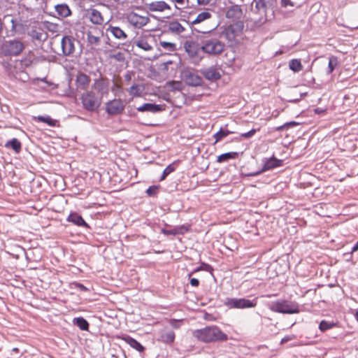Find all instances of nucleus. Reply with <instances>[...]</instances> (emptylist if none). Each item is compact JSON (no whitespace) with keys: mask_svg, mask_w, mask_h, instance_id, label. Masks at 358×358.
Returning a JSON list of instances; mask_svg holds the SVG:
<instances>
[{"mask_svg":"<svg viewBox=\"0 0 358 358\" xmlns=\"http://www.w3.org/2000/svg\"><path fill=\"white\" fill-rule=\"evenodd\" d=\"M217 27V24L213 26L210 30L206 31H198L202 33V35L198 36L197 39L202 43V50L203 53L208 55L216 56L220 55L224 50L225 45L216 36L213 34V31Z\"/></svg>","mask_w":358,"mask_h":358,"instance_id":"obj_1","label":"nucleus"},{"mask_svg":"<svg viewBox=\"0 0 358 358\" xmlns=\"http://www.w3.org/2000/svg\"><path fill=\"white\" fill-rule=\"evenodd\" d=\"M192 335L198 341L206 343L222 342L228 340V336L215 325L196 329L193 331Z\"/></svg>","mask_w":358,"mask_h":358,"instance_id":"obj_2","label":"nucleus"},{"mask_svg":"<svg viewBox=\"0 0 358 358\" xmlns=\"http://www.w3.org/2000/svg\"><path fill=\"white\" fill-rule=\"evenodd\" d=\"M83 108L87 112L93 113L98 110L102 103L99 96L93 90H86L80 96Z\"/></svg>","mask_w":358,"mask_h":358,"instance_id":"obj_3","label":"nucleus"},{"mask_svg":"<svg viewBox=\"0 0 358 358\" xmlns=\"http://www.w3.org/2000/svg\"><path fill=\"white\" fill-rule=\"evenodd\" d=\"M268 308L273 312L282 314H295L300 311L298 303L282 299L271 302Z\"/></svg>","mask_w":358,"mask_h":358,"instance_id":"obj_4","label":"nucleus"},{"mask_svg":"<svg viewBox=\"0 0 358 358\" xmlns=\"http://www.w3.org/2000/svg\"><path fill=\"white\" fill-rule=\"evenodd\" d=\"M184 48L188 56L196 61H201L203 58L202 43L198 41L188 40L184 43Z\"/></svg>","mask_w":358,"mask_h":358,"instance_id":"obj_5","label":"nucleus"},{"mask_svg":"<svg viewBox=\"0 0 358 358\" xmlns=\"http://www.w3.org/2000/svg\"><path fill=\"white\" fill-rule=\"evenodd\" d=\"M3 20L6 37L14 36L19 31V29L22 26L21 20L19 18L14 17L10 15H4Z\"/></svg>","mask_w":358,"mask_h":358,"instance_id":"obj_6","label":"nucleus"},{"mask_svg":"<svg viewBox=\"0 0 358 358\" xmlns=\"http://www.w3.org/2000/svg\"><path fill=\"white\" fill-rule=\"evenodd\" d=\"M24 48V45L20 41L8 40L3 43L1 51L5 56H17Z\"/></svg>","mask_w":358,"mask_h":358,"instance_id":"obj_7","label":"nucleus"},{"mask_svg":"<svg viewBox=\"0 0 358 358\" xmlns=\"http://www.w3.org/2000/svg\"><path fill=\"white\" fill-rule=\"evenodd\" d=\"M257 303L255 299L250 300L245 298H227L224 301V305L229 308L236 309L254 308L257 306Z\"/></svg>","mask_w":358,"mask_h":358,"instance_id":"obj_8","label":"nucleus"},{"mask_svg":"<svg viewBox=\"0 0 358 358\" xmlns=\"http://www.w3.org/2000/svg\"><path fill=\"white\" fill-rule=\"evenodd\" d=\"M93 91H96L99 96L103 99V96H108L109 94V83L107 78L100 77L94 80L92 85Z\"/></svg>","mask_w":358,"mask_h":358,"instance_id":"obj_9","label":"nucleus"},{"mask_svg":"<svg viewBox=\"0 0 358 358\" xmlns=\"http://www.w3.org/2000/svg\"><path fill=\"white\" fill-rule=\"evenodd\" d=\"M124 110V104L120 99H114L106 103V112L110 115L121 114Z\"/></svg>","mask_w":358,"mask_h":358,"instance_id":"obj_10","label":"nucleus"},{"mask_svg":"<svg viewBox=\"0 0 358 358\" xmlns=\"http://www.w3.org/2000/svg\"><path fill=\"white\" fill-rule=\"evenodd\" d=\"M182 78L189 86L197 87L201 85L203 83L202 78L190 70H185L182 72Z\"/></svg>","mask_w":358,"mask_h":358,"instance_id":"obj_11","label":"nucleus"},{"mask_svg":"<svg viewBox=\"0 0 358 358\" xmlns=\"http://www.w3.org/2000/svg\"><path fill=\"white\" fill-rule=\"evenodd\" d=\"M127 20L130 24L138 29L146 25L150 20L148 17L140 15L134 12L127 14Z\"/></svg>","mask_w":358,"mask_h":358,"instance_id":"obj_12","label":"nucleus"},{"mask_svg":"<svg viewBox=\"0 0 358 358\" xmlns=\"http://www.w3.org/2000/svg\"><path fill=\"white\" fill-rule=\"evenodd\" d=\"M103 35V32L102 29L99 28H91L86 33L87 43L92 45H99Z\"/></svg>","mask_w":358,"mask_h":358,"instance_id":"obj_13","label":"nucleus"},{"mask_svg":"<svg viewBox=\"0 0 358 358\" xmlns=\"http://www.w3.org/2000/svg\"><path fill=\"white\" fill-rule=\"evenodd\" d=\"M61 46L63 55L70 56L75 51V39L72 36H65L62 38Z\"/></svg>","mask_w":358,"mask_h":358,"instance_id":"obj_14","label":"nucleus"},{"mask_svg":"<svg viewBox=\"0 0 358 358\" xmlns=\"http://www.w3.org/2000/svg\"><path fill=\"white\" fill-rule=\"evenodd\" d=\"M86 17L94 24L101 25L104 19L100 11L95 8H90L87 11Z\"/></svg>","mask_w":358,"mask_h":358,"instance_id":"obj_15","label":"nucleus"},{"mask_svg":"<svg viewBox=\"0 0 358 358\" xmlns=\"http://www.w3.org/2000/svg\"><path fill=\"white\" fill-rule=\"evenodd\" d=\"M263 166L262 171H267L282 165V160L275 158L274 156L270 158H264L262 159Z\"/></svg>","mask_w":358,"mask_h":358,"instance_id":"obj_16","label":"nucleus"},{"mask_svg":"<svg viewBox=\"0 0 358 358\" xmlns=\"http://www.w3.org/2000/svg\"><path fill=\"white\" fill-rule=\"evenodd\" d=\"M200 72L208 80H217L221 78V74L215 66L203 68Z\"/></svg>","mask_w":358,"mask_h":358,"instance_id":"obj_17","label":"nucleus"},{"mask_svg":"<svg viewBox=\"0 0 358 358\" xmlns=\"http://www.w3.org/2000/svg\"><path fill=\"white\" fill-rule=\"evenodd\" d=\"M66 220L69 222H71L73 224L78 226V227H83L85 228H90V226L84 220L83 217L79 215L78 213L72 212L71 213L68 217L66 218Z\"/></svg>","mask_w":358,"mask_h":358,"instance_id":"obj_18","label":"nucleus"},{"mask_svg":"<svg viewBox=\"0 0 358 358\" xmlns=\"http://www.w3.org/2000/svg\"><path fill=\"white\" fill-rule=\"evenodd\" d=\"M106 34L108 36L109 34L112 35L117 39L124 40L126 39L127 35L126 33L118 27L109 26L106 29Z\"/></svg>","mask_w":358,"mask_h":358,"instance_id":"obj_19","label":"nucleus"},{"mask_svg":"<svg viewBox=\"0 0 358 358\" xmlns=\"http://www.w3.org/2000/svg\"><path fill=\"white\" fill-rule=\"evenodd\" d=\"M136 109L139 112H150L152 113H156L162 111L163 110V107L159 104L145 103L138 107Z\"/></svg>","mask_w":358,"mask_h":358,"instance_id":"obj_20","label":"nucleus"},{"mask_svg":"<svg viewBox=\"0 0 358 358\" xmlns=\"http://www.w3.org/2000/svg\"><path fill=\"white\" fill-rule=\"evenodd\" d=\"M147 6L149 10L152 12H162L166 9H171L169 4L163 1L150 2L147 4Z\"/></svg>","mask_w":358,"mask_h":358,"instance_id":"obj_21","label":"nucleus"},{"mask_svg":"<svg viewBox=\"0 0 358 358\" xmlns=\"http://www.w3.org/2000/svg\"><path fill=\"white\" fill-rule=\"evenodd\" d=\"M90 83V78L85 73H80L76 80L77 87L80 90H86Z\"/></svg>","mask_w":358,"mask_h":358,"instance_id":"obj_22","label":"nucleus"},{"mask_svg":"<svg viewBox=\"0 0 358 358\" xmlns=\"http://www.w3.org/2000/svg\"><path fill=\"white\" fill-rule=\"evenodd\" d=\"M121 339L123 340L125 343L129 345L132 348L136 350L137 351L141 352H143L145 348L136 339L133 338L130 336L124 335L121 337Z\"/></svg>","mask_w":358,"mask_h":358,"instance_id":"obj_23","label":"nucleus"},{"mask_svg":"<svg viewBox=\"0 0 358 358\" xmlns=\"http://www.w3.org/2000/svg\"><path fill=\"white\" fill-rule=\"evenodd\" d=\"M175 337V333L172 330L164 329L160 333L159 341L166 344H171L174 342Z\"/></svg>","mask_w":358,"mask_h":358,"instance_id":"obj_24","label":"nucleus"},{"mask_svg":"<svg viewBox=\"0 0 358 358\" xmlns=\"http://www.w3.org/2000/svg\"><path fill=\"white\" fill-rule=\"evenodd\" d=\"M242 15V10L238 6H232L229 7L226 12V17L228 19H238Z\"/></svg>","mask_w":358,"mask_h":358,"instance_id":"obj_25","label":"nucleus"},{"mask_svg":"<svg viewBox=\"0 0 358 358\" xmlns=\"http://www.w3.org/2000/svg\"><path fill=\"white\" fill-rule=\"evenodd\" d=\"M55 8L57 15L62 17H67L71 15V11L66 3L57 4Z\"/></svg>","mask_w":358,"mask_h":358,"instance_id":"obj_26","label":"nucleus"},{"mask_svg":"<svg viewBox=\"0 0 358 358\" xmlns=\"http://www.w3.org/2000/svg\"><path fill=\"white\" fill-rule=\"evenodd\" d=\"M168 29L171 33L176 34H180L185 30L184 27L178 21L170 22L168 24Z\"/></svg>","mask_w":358,"mask_h":358,"instance_id":"obj_27","label":"nucleus"},{"mask_svg":"<svg viewBox=\"0 0 358 358\" xmlns=\"http://www.w3.org/2000/svg\"><path fill=\"white\" fill-rule=\"evenodd\" d=\"M238 157L237 152H229L219 155L217 158V162L223 163L228 162L230 159H236Z\"/></svg>","mask_w":358,"mask_h":358,"instance_id":"obj_28","label":"nucleus"},{"mask_svg":"<svg viewBox=\"0 0 358 358\" xmlns=\"http://www.w3.org/2000/svg\"><path fill=\"white\" fill-rule=\"evenodd\" d=\"M73 323L74 325L78 327L82 331H88L89 329V323L83 317H75L73 320Z\"/></svg>","mask_w":358,"mask_h":358,"instance_id":"obj_29","label":"nucleus"},{"mask_svg":"<svg viewBox=\"0 0 358 358\" xmlns=\"http://www.w3.org/2000/svg\"><path fill=\"white\" fill-rule=\"evenodd\" d=\"M256 8L259 10H266L267 8H270L273 5V0H255Z\"/></svg>","mask_w":358,"mask_h":358,"instance_id":"obj_30","label":"nucleus"},{"mask_svg":"<svg viewBox=\"0 0 358 358\" xmlns=\"http://www.w3.org/2000/svg\"><path fill=\"white\" fill-rule=\"evenodd\" d=\"M134 44L139 48L145 50L150 51L152 50V46L149 44L145 38H140L134 42Z\"/></svg>","mask_w":358,"mask_h":358,"instance_id":"obj_31","label":"nucleus"},{"mask_svg":"<svg viewBox=\"0 0 358 358\" xmlns=\"http://www.w3.org/2000/svg\"><path fill=\"white\" fill-rule=\"evenodd\" d=\"M33 119L38 122H44L51 127H55L57 123V120L52 119L49 115H38L33 117Z\"/></svg>","mask_w":358,"mask_h":358,"instance_id":"obj_32","label":"nucleus"},{"mask_svg":"<svg viewBox=\"0 0 358 358\" xmlns=\"http://www.w3.org/2000/svg\"><path fill=\"white\" fill-rule=\"evenodd\" d=\"M6 148H11L16 153H19L21 150V143L15 138L8 141L5 144Z\"/></svg>","mask_w":358,"mask_h":358,"instance_id":"obj_33","label":"nucleus"},{"mask_svg":"<svg viewBox=\"0 0 358 358\" xmlns=\"http://www.w3.org/2000/svg\"><path fill=\"white\" fill-rule=\"evenodd\" d=\"M289 67L294 73L299 72L303 69L301 60L298 59H291L289 62Z\"/></svg>","mask_w":358,"mask_h":358,"instance_id":"obj_34","label":"nucleus"},{"mask_svg":"<svg viewBox=\"0 0 358 358\" xmlns=\"http://www.w3.org/2000/svg\"><path fill=\"white\" fill-rule=\"evenodd\" d=\"M159 45L166 51L174 52L176 50V44L174 43L160 41Z\"/></svg>","mask_w":358,"mask_h":358,"instance_id":"obj_35","label":"nucleus"},{"mask_svg":"<svg viewBox=\"0 0 358 358\" xmlns=\"http://www.w3.org/2000/svg\"><path fill=\"white\" fill-rule=\"evenodd\" d=\"M336 326V323L322 320L319 324V329L321 331H325Z\"/></svg>","mask_w":358,"mask_h":358,"instance_id":"obj_36","label":"nucleus"},{"mask_svg":"<svg viewBox=\"0 0 358 358\" xmlns=\"http://www.w3.org/2000/svg\"><path fill=\"white\" fill-rule=\"evenodd\" d=\"M210 17H211L210 13H209L208 11L202 12L197 15L196 19L192 22V24L201 23V22H203L207 19H209Z\"/></svg>","mask_w":358,"mask_h":358,"instance_id":"obj_37","label":"nucleus"},{"mask_svg":"<svg viewBox=\"0 0 358 358\" xmlns=\"http://www.w3.org/2000/svg\"><path fill=\"white\" fill-rule=\"evenodd\" d=\"M232 132L227 130V129H220L216 134H215L214 137L215 138V142H218L223 139L224 137L227 136L229 134H231Z\"/></svg>","mask_w":358,"mask_h":358,"instance_id":"obj_38","label":"nucleus"},{"mask_svg":"<svg viewBox=\"0 0 358 358\" xmlns=\"http://www.w3.org/2000/svg\"><path fill=\"white\" fill-rule=\"evenodd\" d=\"M130 95L133 96H141L142 94V90L141 87L137 84H134L128 90Z\"/></svg>","mask_w":358,"mask_h":358,"instance_id":"obj_39","label":"nucleus"},{"mask_svg":"<svg viewBox=\"0 0 358 358\" xmlns=\"http://www.w3.org/2000/svg\"><path fill=\"white\" fill-rule=\"evenodd\" d=\"M175 169L176 168L173 164H171L169 166H167L164 170L159 180H164L170 173L173 172Z\"/></svg>","mask_w":358,"mask_h":358,"instance_id":"obj_40","label":"nucleus"},{"mask_svg":"<svg viewBox=\"0 0 358 358\" xmlns=\"http://www.w3.org/2000/svg\"><path fill=\"white\" fill-rule=\"evenodd\" d=\"M338 64L337 58L334 57H331L329 58V64H328V69H327V73L330 74L335 69V67Z\"/></svg>","mask_w":358,"mask_h":358,"instance_id":"obj_41","label":"nucleus"},{"mask_svg":"<svg viewBox=\"0 0 358 358\" xmlns=\"http://www.w3.org/2000/svg\"><path fill=\"white\" fill-rule=\"evenodd\" d=\"M212 266L206 263L202 262L201 265L196 268L192 273H196L200 271H210L212 270Z\"/></svg>","mask_w":358,"mask_h":358,"instance_id":"obj_42","label":"nucleus"},{"mask_svg":"<svg viewBox=\"0 0 358 358\" xmlns=\"http://www.w3.org/2000/svg\"><path fill=\"white\" fill-rule=\"evenodd\" d=\"M176 235H182L189 231V227L186 225H180L175 227Z\"/></svg>","mask_w":358,"mask_h":358,"instance_id":"obj_43","label":"nucleus"},{"mask_svg":"<svg viewBox=\"0 0 358 358\" xmlns=\"http://www.w3.org/2000/svg\"><path fill=\"white\" fill-rule=\"evenodd\" d=\"M298 124H299V123L296 122H294V121L286 122L284 124L276 128V131H282V130H283L285 129H288V128H289L291 127H294V126H296V125H298Z\"/></svg>","mask_w":358,"mask_h":358,"instance_id":"obj_44","label":"nucleus"},{"mask_svg":"<svg viewBox=\"0 0 358 358\" xmlns=\"http://www.w3.org/2000/svg\"><path fill=\"white\" fill-rule=\"evenodd\" d=\"M158 189H159L158 186H155V185L150 186L147 189L146 193L149 196H155L157 193Z\"/></svg>","mask_w":358,"mask_h":358,"instance_id":"obj_45","label":"nucleus"},{"mask_svg":"<svg viewBox=\"0 0 358 358\" xmlns=\"http://www.w3.org/2000/svg\"><path fill=\"white\" fill-rule=\"evenodd\" d=\"M45 34L43 32H39L37 31H32L31 32V36L37 40L39 41H43L45 38Z\"/></svg>","mask_w":358,"mask_h":358,"instance_id":"obj_46","label":"nucleus"},{"mask_svg":"<svg viewBox=\"0 0 358 358\" xmlns=\"http://www.w3.org/2000/svg\"><path fill=\"white\" fill-rule=\"evenodd\" d=\"M259 128L258 129H251L250 131L246 132V133H243L241 134V136L244 138H251L252 136H253L257 131H259Z\"/></svg>","mask_w":358,"mask_h":358,"instance_id":"obj_47","label":"nucleus"},{"mask_svg":"<svg viewBox=\"0 0 358 358\" xmlns=\"http://www.w3.org/2000/svg\"><path fill=\"white\" fill-rule=\"evenodd\" d=\"M181 320H176V319H171L169 322L171 326L174 329H179L181 325Z\"/></svg>","mask_w":358,"mask_h":358,"instance_id":"obj_48","label":"nucleus"},{"mask_svg":"<svg viewBox=\"0 0 358 358\" xmlns=\"http://www.w3.org/2000/svg\"><path fill=\"white\" fill-rule=\"evenodd\" d=\"M112 58L115 59L118 62H123L124 60V54L119 52L112 55Z\"/></svg>","mask_w":358,"mask_h":358,"instance_id":"obj_49","label":"nucleus"},{"mask_svg":"<svg viewBox=\"0 0 358 358\" xmlns=\"http://www.w3.org/2000/svg\"><path fill=\"white\" fill-rule=\"evenodd\" d=\"M162 233L164 235H173V236H176V229L175 227L172 229H162L161 230Z\"/></svg>","mask_w":358,"mask_h":358,"instance_id":"obj_50","label":"nucleus"},{"mask_svg":"<svg viewBox=\"0 0 358 358\" xmlns=\"http://www.w3.org/2000/svg\"><path fill=\"white\" fill-rule=\"evenodd\" d=\"M295 338V336L294 335H289V336H285L284 338H282L281 340V344H283V343H285L289 341H292L293 339Z\"/></svg>","mask_w":358,"mask_h":358,"instance_id":"obj_51","label":"nucleus"},{"mask_svg":"<svg viewBox=\"0 0 358 358\" xmlns=\"http://www.w3.org/2000/svg\"><path fill=\"white\" fill-rule=\"evenodd\" d=\"M190 284L192 287H198L199 285V280L196 278H191Z\"/></svg>","mask_w":358,"mask_h":358,"instance_id":"obj_52","label":"nucleus"},{"mask_svg":"<svg viewBox=\"0 0 358 358\" xmlns=\"http://www.w3.org/2000/svg\"><path fill=\"white\" fill-rule=\"evenodd\" d=\"M264 173V171H262V169L259 171H255V172H251L248 173L246 176L249 177H253L260 175L261 173Z\"/></svg>","mask_w":358,"mask_h":358,"instance_id":"obj_53","label":"nucleus"},{"mask_svg":"<svg viewBox=\"0 0 358 358\" xmlns=\"http://www.w3.org/2000/svg\"><path fill=\"white\" fill-rule=\"evenodd\" d=\"M282 7H287L288 5L293 6L289 0H281Z\"/></svg>","mask_w":358,"mask_h":358,"instance_id":"obj_54","label":"nucleus"},{"mask_svg":"<svg viewBox=\"0 0 358 358\" xmlns=\"http://www.w3.org/2000/svg\"><path fill=\"white\" fill-rule=\"evenodd\" d=\"M211 0H197L199 5L206 6L208 5Z\"/></svg>","mask_w":358,"mask_h":358,"instance_id":"obj_55","label":"nucleus"},{"mask_svg":"<svg viewBox=\"0 0 358 358\" xmlns=\"http://www.w3.org/2000/svg\"><path fill=\"white\" fill-rule=\"evenodd\" d=\"M77 287L80 290V291H87V288L83 285V284H80V283H78L77 284Z\"/></svg>","mask_w":358,"mask_h":358,"instance_id":"obj_56","label":"nucleus"},{"mask_svg":"<svg viewBox=\"0 0 358 358\" xmlns=\"http://www.w3.org/2000/svg\"><path fill=\"white\" fill-rule=\"evenodd\" d=\"M357 250H358V241H357V243L352 247L350 253H353V252H356Z\"/></svg>","mask_w":358,"mask_h":358,"instance_id":"obj_57","label":"nucleus"},{"mask_svg":"<svg viewBox=\"0 0 358 358\" xmlns=\"http://www.w3.org/2000/svg\"><path fill=\"white\" fill-rule=\"evenodd\" d=\"M121 90V87L119 85L115 83L113 87H112V91L115 92V90Z\"/></svg>","mask_w":358,"mask_h":358,"instance_id":"obj_58","label":"nucleus"},{"mask_svg":"<svg viewBox=\"0 0 358 358\" xmlns=\"http://www.w3.org/2000/svg\"><path fill=\"white\" fill-rule=\"evenodd\" d=\"M227 35H229V34H233L234 33V29L231 27H229L227 29Z\"/></svg>","mask_w":358,"mask_h":358,"instance_id":"obj_59","label":"nucleus"},{"mask_svg":"<svg viewBox=\"0 0 358 358\" xmlns=\"http://www.w3.org/2000/svg\"><path fill=\"white\" fill-rule=\"evenodd\" d=\"M315 111L316 113H321L324 112V110L321 108H317L315 110Z\"/></svg>","mask_w":358,"mask_h":358,"instance_id":"obj_60","label":"nucleus"},{"mask_svg":"<svg viewBox=\"0 0 358 358\" xmlns=\"http://www.w3.org/2000/svg\"><path fill=\"white\" fill-rule=\"evenodd\" d=\"M125 79H126L127 80H131V76H130V75L127 74V75L125 76Z\"/></svg>","mask_w":358,"mask_h":358,"instance_id":"obj_61","label":"nucleus"},{"mask_svg":"<svg viewBox=\"0 0 358 358\" xmlns=\"http://www.w3.org/2000/svg\"><path fill=\"white\" fill-rule=\"evenodd\" d=\"M175 1L177 2L178 3L182 4V3H183L184 0H175Z\"/></svg>","mask_w":358,"mask_h":358,"instance_id":"obj_62","label":"nucleus"},{"mask_svg":"<svg viewBox=\"0 0 358 358\" xmlns=\"http://www.w3.org/2000/svg\"><path fill=\"white\" fill-rule=\"evenodd\" d=\"M299 101V99H295V100H293V101H291L292 102H294V103H296Z\"/></svg>","mask_w":358,"mask_h":358,"instance_id":"obj_63","label":"nucleus"},{"mask_svg":"<svg viewBox=\"0 0 358 358\" xmlns=\"http://www.w3.org/2000/svg\"><path fill=\"white\" fill-rule=\"evenodd\" d=\"M356 318H357V320L358 321V312L356 313Z\"/></svg>","mask_w":358,"mask_h":358,"instance_id":"obj_64","label":"nucleus"}]
</instances>
